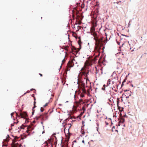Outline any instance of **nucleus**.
<instances>
[{
	"instance_id": "nucleus-28",
	"label": "nucleus",
	"mask_w": 147,
	"mask_h": 147,
	"mask_svg": "<svg viewBox=\"0 0 147 147\" xmlns=\"http://www.w3.org/2000/svg\"><path fill=\"white\" fill-rule=\"evenodd\" d=\"M21 128H22V129H24V127H23V126H22L21 127Z\"/></svg>"
},
{
	"instance_id": "nucleus-26",
	"label": "nucleus",
	"mask_w": 147,
	"mask_h": 147,
	"mask_svg": "<svg viewBox=\"0 0 147 147\" xmlns=\"http://www.w3.org/2000/svg\"><path fill=\"white\" fill-rule=\"evenodd\" d=\"M36 103V102L35 101H34V105Z\"/></svg>"
},
{
	"instance_id": "nucleus-22",
	"label": "nucleus",
	"mask_w": 147,
	"mask_h": 147,
	"mask_svg": "<svg viewBox=\"0 0 147 147\" xmlns=\"http://www.w3.org/2000/svg\"><path fill=\"white\" fill-rule=\"evenodd\" d=\"M65 59H64L62 61V63H63V62H65Z\"/></svg>"
},
{
	"instance_id": "nucleus-1",
	"label": "nucleus",
	"mask_w": 147,
	"mask_h": 147,
	"mask_svg": "<svg viewBox=\"0 0 147 147\" xmlns=\"http://www.w3.org/2000/svg\"><path fill=\"white\" fill-rule=\"evenodd\" d=\"M89 83L90 84H91V82H90L89 80L88 79L86 80V83L88 84V83ZM85 84L84 83H82L81 86H80V93L79 94L81 98H83L84 96V94L87 93V94L89 96H91V95L90 93V92L92 90L91 89V87L90 85V88L89 89H88L87 90V92H86V90L85 88Z\"/></svg>"
},
{
	"instance_id": "nucleus-31",
	"label": "nucleus",
	"mask_w": 147,
	"mask_h": 147,
	"mask_svg": "<svg viewBox=\"0 0 147 147\" xmlns=\"http://www.w3.org/2000/svg\"><path fill=\"white\" fill-rule=\"evenodd\" d=\"M18 115V114H17V113H16V115L17 116Z\"/></svg>"
},
{
	"instance_id": "nucleus-6",
	"label": "nucleus",
	"mask_w": 147,
	"mask_h": 147,
	"mask_svg": "<svg viewBox=\"0 0 147 147\" xmlns=\"http://www.w3.org/2000/svg\"><path fill=\"white\" fill-rule=\"evenodd\" d=\"M20 116L21 118L25 119L26 118L27 116V114L26 112L21 113H20Z\"/></svg>"
},
{
	"instance_id": "nucleus-2",
	"label": "nucleus",
	"mask_w": 147,
	"mask_h": 147,
	"mask_svg": "<svg viewBox=\"0 0 147 147\" xmlns=\"http://www.w3.org/2000/svg\"><path fill=\"white\" fill-rule=\"evenodd\" d=\"M95 26H96V25H95L94 23L92 20V36H93L94 37L93 39L95 41L96 47L97 49L99 47L100 40L98 38L97 34L95 32H93L94 30V29L93 27H94Z\"/></svg>"
},
{
	"instance_id": "nucleus-43",
	"label": "nucleus",
	"mask_w": 147,
	"mask_h": 147,
	"mask_svg": "<svg viewBox=\"0 0 147 147\" xmlns=\"http://www.w3.org/2000/svg\"><path fill=\"white\" fill-rule=\"evenodd\" d=\"M90 1L91 0H89Z\"/></svg>"
},
{
	"instance_id": "nucleus-20",
	"label": "nucleus",
	"mask_w": 147,
	"mask_h": 147,
	"mask_svg": "<svg viewBox=\"0 0 147 147\" xmlns=\"http://www.w3.org/2000/svg\"><path fill=\"white\" fill-rule=\"evenodd\" d=\"M14 113H13V112L11 113V117H12V116H13V115Z\"/></svg>"
},
{
	"instance_id": "nucleus-19",
	"label": "nucleus",
	"mask_w": 147,
	"mask_h": 147,
	"mask_svg": "<svg viewBox=\"0 0 147 147\" xmlns=\"http://www.w3.org/2000/svg\"><path fill=\"white\" fill-rule=\"evenodd\" d=\"M90 32L91 33V34H92V26L90 28Z\"/></svg>"
},
{
	"instance_id": "nucleus-8",
	"label": "nucleus",
	"mask_w": 147,
	"mask_h": 147,
	"mask_svg": "<svg viewBox=\"0 0 147 147\" xmlns=\"http://www.w3.org/2000/svg\"><path fill=\"white\" fill-rule=\"evenodd\" d=\"M74 65V64L72 61H69L67 64L68 67H69V68L72 67Z\"/></svg>"
},
{
	"instance_id": "nucleus-24",
	"label": "nucleus",
	"mask_w": 147,
	"mask_h": 147,
	"mask_svg": "<svg viewBox=\"0 0 147 147\" xmlns=\"http://www.w3.org/2000/svg\"><path fill=\"white\" fill-rule=\"evenodd\" d=\"M28 121L26 120L25 121V123H28Z\"/></svg>"
},
{
	"instance_id": "nucleus-13",
	"label": "nucleus",
	"mask_w": 147,
	"mask_h": 147,
	"mask_svg": "<svg viewBox=\"0 0 147 147\" xmlns=\"http://www.w3.org/2000/svg\"><path fill=\"white\" fill-rule=\"evenodd\" d=\"M79 103L81 104L82 102H83V100L82 99H81L80 100H79Z\"/></svg>"
},
{
	"instance_id": "nucleus-40",
	"label": "nucleus",
	"mask_w": 147,
	"mask_h": 147,
	"mask_svg": "<svg viewBox=\"0 0 147 147\" xmlns=\"http://www.w3.org/2000/svg\"><path fill=\"white\" fill-rule=\"evenodd\" d=\"M126 98H128V97L127 96V97H126Z\"/></svg>"
},
{
	"instance_id": "nucleus-17",
	"label": "nucleus",
	"mask_w": 147,
	"mask_h": 147,
	"mask_svg": "<svg viewBox=\"0 0 147 147\" xmlns=\"http://www.w3.org/2000/svg\"><path fill=\"white\" fill-rule=\"evenodd\" d=\"M103 86L104 87H102V89L103 90H105V85H104Z\"/></svg>"
},
{
	"instance_id": "nucleus-27",
	"label": "nucleus",
	"mask_w": 147,
	"mask_h": 147,
	"mask_svg": "<svg viewBox=\"0 0 147 147\" xmlns=\"http://www.w3.org/2000/svg\"><path fill=\"white\" fill-rule=\"evenodd\" d=\"M33 112H32V114H33V113L34 112V110L33 109Z\"/></svg>"
},
{
	"instance_id": "nucleus-9",
	"label": "nucleus",
	"mask_w": 147,
	"mask_h": 147,
	"mask_svg": "<svg viewBox=\"0 0 147 147\" xmlns=\"http://www.w3.org/2000/svg\"><path fill=\"white\" fill-rule=\"evenodd\" d=\"M51 143V141L49 140L48 141H45V147H48V144H50Z\"/></svg>"
},
{
	"instance_id": "nucleus-39",
	"label": "nucleus",
	"mask_w": 147,
	"mask_h": 147,
	"mask_svg": "<svg viewBox=\"0 0 147 147\" xmlns=\"http://www.w3.org/2000/svg\"><path fill=\"white\" fill-rule=\"evenodd\" d=\"M7 136H8V137L9 138V135H7Z\"/></svg>"
},
{
	"instance_id": "nucleus-16",
	"label": "nucleus",
	"mask_w": 147,
	"mask_h": 147,
	"mask_svg": "<svg viewBox=\"0 0 147 147\" xmlns=\"http://www.w3.org/2000/svg\"><path fill=\"white\" fill-rule=\"evenodd\" d=\"M40 111L42 112H43L44 111V109L42 107H41L40 108Z\"/></svg>"
},
{
	"instance_id": "nucleus-4",
	"label": "nucleus",
	"mask_w": 147,
	"mask_h": 147,
	"mask_svg": "<svg viewBox=\"0 0 147 147\" xmlns=\"http://www.w3.org/2000/svg\"><path fill=\"white\" fill-rule=\"evenodd\" d=\"M48 119V116L47 113H45L43 115H41L38 116L36 117L35 119L38 120L40 119L42 121H44L47 119Z\"/></svg>"
},
{
	"instance_id": "nucleus-35",
	"label": "nucleus",
	"mask_w": 147,
	"mask_h": 147,
	"mask_svg": "<svg viewBox=\"0 0 147 147\" xmlns=\"http://www.w3.org/2000/svg\"><path fill=\"white\" fill-rule=\"evenodd\" d=\"M84 140H83V141H82V142H83V143H84Z\"/></svg>"
},
{
	"instance_id": "nucleus-14",
	"label": "nucleus",
	"mask_w": 147,
	"mask_h": 147,
	"mask_svg": "<svg viewBox=\"0 0 147 147\" xmlns=\"http://www.w3.org/2000/svg\"><path fill=\"white\" fill-rule=\"evenodd\" d=\"M69 48V47L68 46H66L65 47V50H67V51H68V48Z\"/></svg>"
},
{
	"instance_id": "nucleus-5",
	"label": "nucleus",
	"mask_w": 147,
	"mask_h": 147,
	"mask_svg": "<svg viewBox=\"0 0 147 147\" xmlns=\"http://www.w3.org/2000/svg\"><path fill=\"white\" fill-rule=\"evenodd\" d=\"M33 130L31 126H28L27 128V130L26 131V132L28 133V135H29L30 134V132H31Z\"/></svg>"
},
{
	"instance_id": "nucleus-7",
	"label": "nucleus",
	"mask_w": 147,
	"mask_h": 147,
	"mask_svg": "<svg viewBox=\"0 0 147 147\" xmlns=\"http://www.w3.org/2000/svg\"><path fill=\"white\" fill-rule=\"evenodd\" d=\"M98 55H95L93 59H92V63L93 62L94 63H95L97 59V58L98 57L99 55L98 53ZM93 58V56H92V58Z\"/></svg>"
},
{
	"instance_id": "nucleus-10",
	"label": "nucleus",
	"mask_w": 147,
	"mask_h": 147,
	"mask_svg": "<svg viewBox=\"0 0 147 147\" xmlns=\"http://www.w3.org/2000/svg\"><path fill=\"white\" fill-rule=\"evenodd\" d=\"M78 38L79 39V40L78 41V43L80 47L81 46V44L82 43L81 41V39H80V36L78 37Z\"/></svg>"
},
{
	"instance_id": "nucleus-41",
	"label": "nucleus",
	"mask_w": 147,
	"mask_h": 147,
	"mask_svg": "<svg viewBox=\"0 0 147 147\" xmlns=\"http://www.w3.org/2000/svg\"><path fill=\"white\" fill-rule=\"evenodd\" d=\"M26 93H25L24 94H25Z\"/></svg>"
},
{
	"instance_id": "nucleus-21",
	"label": "nucleus",
	"mask_w": 147,
	"mask_h": 147,
	"mask_svg": "<svg viewBox=\"0 0 147 147\" xmlns=\"http://www.w3.org/2000/svg\"><path fill=\"white\" fill-rule=\"evenodd\" d=\"M94 88H95V92H96V90H97V88H95V87H94Z\"/></svg>"
},
{
	"instance_id": "nucleus-3",
	"label": "nucleus",
	"mask_w": 147,
	"mask_h": 147,
	"mask_svg": "<svg viewBox=\"0 0 147 147\" xmlns=\"http://www.w3.org/2000/svg\"><path fill=\"white\" fill-rule=\"evenodd\" d=\"M92 65V57L90 56L88 58L84 63V66L82 68L81 70L82 71H84L86 68H88L90 66Z\"/></svg>"
},
{
	"instance_id": "nucleus-18",
	"label": "nucleus",
	"mask_w": 147,
	"mask_h": 147,
	"mask_svg": "<svg viewBox=\"0 0 147 147\" xmlns=\"http://www.w3.org/2000/svg\"><path fill=\"white\" fill-rule=\"evenodd\" d=\"M48 103H46V104H45V105H43V107H46V106H47V105H48Z\"/></svg>"
},
{
	"instance_id": "nucleus-25",
	"label": "nucleus",
	"mask_w": 147,
	"mask_h": 147,
	"mask_svg": "<svg viewBox=\"0 0 147 147\" xmlns=\"http://www.w3.org/2000/svg\"><path fill=\"white\" fill-rule=\"evenodd\" d=\"M39 74L40 76L41 77H42V74Z\"/></svg>"
},
{
	"instance_id": "nucleus-15",
	"label": "nucleus",
	"mask_w": 147,
	"mask_h": 147,
	"mask_svg": "<svg viewBox=\"0 0 147 147\" xmlns=\"http://www.w3.org/2000/svg\"><path fill=\"white\" fill-rule=\"evenodd\" d=\"M124 121V119H123L122 121H120L119 122V123H123Z\"/></svg>"
},
{
	"instance_id": "nucleus-37",
	"label": "nucleus",
	"mask_w": 147,
	"mask_h": 147,
	"mask_svg": "<svg viewBox=\"0 0 147 147\" xmlns=\"http://www.w3.org/2000/svg\"><path fill=\"white\" fill-rule=\"evenodd\" d=\"M43 123V122H42V121H41V123Z\"/></svg>"
},
{
	"instance_id": "nucleus-32",
	"label": "nucleus",
	"mask_w": 147,
	"mask_h": 147,
	"mask_svg": "<svg viewBox=\"0 0 147 147\" xmlns=\"http://www.w3.org/2000/svg\"><path fill=\"white\" fill-rule=\"evenodd\" d=\"M5 141H7V138H6V139L5 140Z\"/></svg>"
},
{
	"instance_id": "nucleus-30",
	"label": "nucleus",
	"mask_w": 147,
	"mask_h": 147,
	"mask_svg": "<svg viewBox=\"0 0 147 147\" xmlns=\"http://www.w3.org/2000/svg\"><path fill=\"white\" fill-rule=\"evenodd\" d=\"M34 101L36 100V98L35 97H34Z\"/></svg>"
},
{
	"instance_id": "nucleus-34",
	"label": "nucleus",
	"mask_w": 147,
	"mask_h": 147,
	"mask_svg": "<svg viewBox=\"0 0 147 147\" xmlns=\"http://www.w3.org/2000/svg\"><path fill=\"white\" fill-rule=\"evenodd\" d=\"M90 15H91V16L92 15V12H91V13H90Z\"/></svg>"
},
{
	"instance_id": "nucleus-38",
	"label": "nucleus",
	"mask_w": 147,
	"mask_h": 147,
	"mask_svg": "<svg viewBox=\"0 0 147 147\" xmlns=\"http://www.w3.org/2000/svg\"><path fill=\"white\" fill-rule=\"evenodd\" d=\"M33 90V89H31L30 90L31 91H32Z\"/></svg>"
},
{
	"instance_id": "nucleus-29",
	"label": "nucleus",
	"mask_w": 147,
	"mask_h": 147,
	"mask_svg": "<svg viewBox=\"0 0 147 147\" xmlns=\"http://www.w3.org/2000/svg\"><path fill=\"white\" fill-rule=\"evenodd\" d=\"M68 125H70V127H71V124H68Z\"/></svg>"
},
{
	"instance_id": "nucleus-36",
	"label": "nucleus",
	"mask_w": 147,
	"mask_h": 147,
	"mask_svg": "<svg viewBox=\"0 0 147 147\" xmlns=\"http://www.w3.org/2000/svg\"><path fill=\"white\" fill-rule=\"evenodd\" d=\"M88 45H89V43H88Z\"/></svg>"
},
{
	"instance_id": "nucleus-12",
	"label": "nucleus",
	"mask_w": 147,
	"mask_h": 147,
	"mask_svg": "<svg viewBox=\"0 0 147 147\" xmlns=\"http://www.w3.org/2000/svg\"><path fill=\"white\" fill-rule=\"evenodd\" d=\"M117 72H121V70H122V69H120V68H119V67H117Z\"/></svg>"
},
{
	"instance_id": "nucleus-11",
	"label": "nucleus",
	"mask_w": 147,
	"mask_h": 147,
	"mask_svg": "<svg viewBox=\"0 0 147 147\" xmlns=\"http://www.w3.org/2000/svg\"><path fill=\"white\" fill-rule=\"evenodd\" d=\"M74 49L75 51L76 52H78L80 49V48H78V49H76V48L74 47Z\"/></svg>"
},
{
	"instance_id": "nucleus-42",
	"label": "nucleus",
	"mask_w": 147,
	"mask_h": 147,
	"mask_svg": "<svg viewBox=\"0 0 147 147\" xmlns=\"http://www.w3.org/2000/svg\"><path fill=\"white\" fill-rule=\"evenodd\" d=\"M92 22V21H91V22H90L91 23Z\"/></svg>"
},
{
	"instance_id": "nucleus-23",
	"label": "nucleus",
	"mask_w": 147,
	"mask_h": 147,
	"mask_svg": "<svg viewBox=\"0 0 147 147\" xmlns=\"http://www.w3.org/2000/svg\"><path fill=\"white\" fill-rule=\"evenodd\" d=\"M36 105L35 104V105H34V107H33V109L35 107H36Z\"/></svg>"
},
{
	"instance_id": "nucleus-33",
	"label": "nucleus",
	"mask_w": 147,
	"mask_h": 147,
	"mask_svg": "<svg viewBox=\"0 0 147 147\" xmlns=\"http://www.w3.org/2000/svg\"><path fill=\"white\" fill-rule=\"evenodd\" d=\"M11 125L12 126H14V125H13V124H11Z\"/></svg>"
}]
</instances>
